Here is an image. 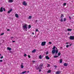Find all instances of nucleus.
Returning a JSON list of instances; mask_svg holds the SVG:
<instances>
[{
  "instance_id": "obj_56",
  "label": "nucleus",
  "mask_w": 74,
  "mask_h": 74,
  "mask_svg": "<svg viewBox=\"0 0 74 74\" xmlns=\"http://www.w3.org/2000/svg\"><path fill=\"white\" fill-rule=\"evenodd\" d=\"M1 56V54H0V56Z\"/></svg>"
},
{
  "instance_id": "obj_8",
  "label": "nucleus",
  "mask_w": 74,
  "mask_h": 74,
  "mask_svg": "<svg viewBox=\"0 0 74 74\" xmlns=\"http://www.w3.org/2000/svg\"><path fill=\"white\" fill-rule=\"evenodd\" d=\"M12 11V9H11L8 12V14H10V12H11Z\"/></svg>"
},
{
  "instance_id": "obj_14",
  "label": "nucleus",
  "mask_w": 74,
  "mask_h": 74,
  "mask_svg": "<svg viewBox=\"0 0 74 74\" xmlns=\"http://www.w3.org/2000/svg\"><path fill=\"white\" fill-rule=\"evenodd\" d=\"M39 58L40 59H42V56H41V55H40L39 56Z\"/></svg>"
},
{
  "instance_id": "obj_6",
  "label": "nucleus",
  "mask_w": 74,
  "mask_h": 74,
  "mask_svg": "<svg viewBox=\"0 0 74 74\" xmlns=\"http://www.w3.org/2000/svg\"><path fill=\"white\" fill-rule=\"evenodd\" d=\"M55 53V49L53 50L52 51V53L53 54H54Z\"/></svg>"
},
{
  "instance_id": "obj_18",
  "label": "nucleus",
  "mask_w": 74,
  "mask_h": 74,
  "mask_svg": "<svg viewBox=\"0 0 74 74\" xmlns=\"http://www.w3.org/2000/svg\"><path fill=\"white\" fill-rule=\"evenodd\" d=\"M36 49H34V50L33 51H32V53H34L35 52H36Z\"/></svg>"
},
{
  "instance_id": "obj_27",
  "label": "nucleus",
  "mask_w": 74,
  "mask_h": 74,
  "mask_svg": "<svg viewBox=\"0 0 74 74\" xmlns=\"http://www.w3.org/2000/svg\"><path fill=\"white\" fill-rule=\"evenodd\" d=\"M31 28V25H28V29H30Z\"/></svg>"
},
{
  "instance_id": "obj_23",
  "label": "nucleus",
  "mask_w": 74,
  "mask_h": 74,
  "mask_svg": "<svg viewBox=\"0 0 74 74\" xmlns=\"http://www.w3.org/2000/svg\"><path fill=\"white\" fill-rule=\"evenodd\" d=\"M63 61V60H62V59H61L60 60V63H62V61Z\"/></svg>"
},
{
  "instance_id": "obj_7",
  "label": "nucleus",
  "mask_w": 74,
  "mask_h": 74,
  "mask_svg": "<svg viewBox=\"0 0 74 74\" xmlns=\"http://www.w3.org/2000/svg\"><path fill=\"white\" fill-rule=\"evenodd\" d=\"M14 0H9L8 1V2L9 3H12V2H14Z\"/></svg>"
},
{
  "instance_id": "obj_44",
  "label": "nucleus",
  "mask_w": 74,
  "mask_h": 74,
  "mask_svg": "<svg viewBox=\"0 0 74 74\" xmlns=\"http://www.w3.org/2000/svg\"><path fill=\"white\" fill-rule=\"evenodd\" d=\"M37 21H38L37 20H35V22L37 23Z\"/></svg>"
},
{
  "instance_id": "obj_13",
  "label": "nucleus",
  "mask_w": 74,
  "mask_h": 74,
  "mask_svg": "<svg viewBox=\"0 0 74 74\" xmlns=\"http://www.w3.org/2000/svg\"><path fill=\"white\" fill-rule=\"evenodd\" d=\"M46 58L47 59H49V57H48V56H46Z\"/></svg>"
},
{
  "instance_id": "obj_19",
  "label": "nucleus",
  "mask_w": 74,
  "mask_h": 74,
  "mask_svg": "<svg viewBox=\"0 0 74 74\" xmlns=\"http://www.w3.org/2000/svg\"><path fill=\"white\" fill-rule=\"evenodd\" d=\"M60 73V71H57L56 73V74H59Z\"/></svg>"
},
{
  "instance_id": "obj_55",
  "label": "nucleus",
  "mask_w": 74,
  "mask_h": 74,
  "mask_svg": "<svg viewBox=\"0 0 74 74\" xmlns=\"http://www.w3.org/2000/svg\"><path fill=\"white\" fill-rule=\"evenodd\" d=\"M63 0V1H64L65 0Z\"/></svg>"
},
{
  "instance_id": "obj_33",
  "label": "nucleus",
  "mask_w": 74,
  "mask_h": 74,
  "mask_svg": "<svg viewBox=\"0 0 74 74\" xmlns=\"http://www.w3.org/2000/svg\"><path fill=\"white\" fill-rule=\"evenodd\" d=\"M66 48H68L69 47V45H67L66 46Z\"/></svg>"
},
{
  "instance_id": "obj_42",
  "label": "nucleus",
  "mask_w": 74,
  "mask_h": 74,
  "mask_svg": "<svg viewBox=\"0 0 74 74\" xmlns=\"http://www.w3.org/2000/svg\"><path fill=\"white\" fill-rule=\"evenodd\" d=\"M54 67H55V68H56V67H57V66H56V65H55L54 66Z\"/></svg>"
},
{
  "instance_id": "obj_2",
  "label": "nucleus",
  "mask_w": 74,
  "mask_h": 74,
  "mask_svg": "<svg viewBox=\"0 0 74 74\" xmlns=\"http://www.w3.org/2000/svg\"><path fill=\"white\" fill-rule=\"evenodd\" d=\"M23 5H25V6H26V5H27V3L25 1H24L23 2Z\"/></svg>"
},
{
  "instance_id": "obj_3",
  "label": "nucleus",
  "mask_w": 74,
  "mask_h": 74,
  "mask_svg": "<svg viewBox=\"0 0 74 74\" xmlns=\"http://www.w3.org/2000/svg\"><path fill=\"white\" fill-rule=\"evenodd\" d=\"M45 44H46V42H42L41 45L42 46H44L45 45Z\"/></svg>"
},
{
  "instance_id": "obj_15",
  "label": "nucleus",
  "mask_w": 74,
  "mask_h": 74,
  "mask_svg": "<svg viewBox=\"0 0 74 74\" xmlns=\"http://www.w3.org/2000/svg\"><path fill=\"white\" fill-rule=\"evenodd\" d=\"M15 16L16 18H18L19 16H18V14H15Z\"/></svg>"
},
{
  "instance_id": "obj_49",
  "label": "nucleus",
  "mask_w": 74,
  "mask_h": 74,
  "mask_svg": "<svg viewBox=\"0 0 74 74\" xmlns=\"http://www.w3.org/2000/svg\"><path fill=\"white\" fill-rule=\"evenodd\" d=\"M49 44H52V42H49Z\"/></svg>"
},
{
  "instance_id": "obj_16",
  "label": "nucleus",
  "mask_w": 74,
  "mask_h": 74,
  "mask_svg": "<svg viewBox=\"0 0 74 74\" xmlns=\"http://www.w3.org/2000/svg\"><path fill=\"white\" fill-rule=\"evenodd\" d=\"M67 64H68L67 63H64V66H66H66H67Z\"/></svg>"
},
{
  "instance_id": "obj_41",
  "label": "nucleus",
  "mask_w": 74,
  "mask_h": 74,
  "mask_svg": "<svg viewBox=\"0 0 74 74\" xmlns=\"http://www.w3.org/2000/svg\"><path fill=\"white\" fill-rule=\"evenodd\" d=\"M0 62H3V60H0Z\"/></svg>"
},
{
  "instance_id": "obj_24",
  "label": "nucleus",
  "mask_w": 74,
  "mask_h": 74,
  "mask_svg": "<svg viewBox=\"0 0 74 74\" xmlns=\"http://www.w3.org/2000/svg\"><path fill=\"white\" fill-rule=\"evenodd\" d=\"M64 17V15L63 14H61V18H63Z\"/></svg>"
},
{
  "instance_id": "obj_30",
  "label": "nucleus",
  "mask_w": 74,
  "mask_h": 74,
  "mask_svg": "<svg viewBox=\"0 0 74 74\" xmlns=\"http://www.w3.org/2000/svg\"><path fill=\"white\" fill-rule=\"evenodd\" d=\"M32 18V16H29V17L28 19H31Z\"/></svg>"
},
{
  "instance_id": "obj_20",
  "label": "nucleus",
  "mask_w": 74,
  "mask_h": 74,
  "mask_svg": "<svg viewBox=\"0 0 74 74\" xmlns=\"http://www.w3.org/2000/svg\"><path fill=\"white\" fill-rule=\"evenodd\" d=\"M58 56H53V57L54 58H58Z\"/></svg>"
},
{
  "instance_id": "obj_36",
  "label": "nucleus",
  "mask_w": 74,
  "mask_h": 74,
  "mask_svg": "<svg viewBox=\"0 0 74 74\" xmlns=\"http://www.w3.org/2000/svg\"><path fill=\"white\" fill-rule=\"evenodd\" d=\"M4 34V33H2L1 34V35L3 36V34Z\"/></svg>"
},
{
  "instance_id": "obj_38",
  "label": "nucleus",
  "mask_w": 74,
  "mask_h": 74,
  "mask_svg": "<svg viewBox=\"0 0 74 74\" xmlns=\"http://www.w3.org/2000/svg\"><path fill=\"white\" fill-rule=\"evenodd\" d=\"M28 57L29 58H30V56L29 55H28Z\"/></svg>"
},
{
  "instance_id": "obj_31",
  "label": "nucleus",
  "mask_w": 74,
  "mask_h": 74,
  "mask_svg": "<svg viewBox=\"0 0 74 74\" xmlns=\"http://www.w3.org/2000/svg\"><path fill=\"white\" fill-rule=\"evenodd\" d=\"M61 53L60 52H59L58 53V56H60V55Z\"/></svg>"
},
{
  "instance_id": "obj_32",
  "label": "nucleus",
  "mask_w": 74,
  "mask_h": 74,
  "mask_svg": "<svg viewBox=\"0 0 74 74\" xmlns=\"http://www.w3.org/2000/svg\"><path fill=\"white\" fill-rule=\"evenodd\" d=\"M66 5V3H64L63 4V5H64V6H65Z\"/></svg>"
},
{
  "instance_id": "obj_40",
  "label": "nucleus",
  "mask_w": 74,
  "mask_h": 74,
  "mask_svg": "<svg viewBox=\"0 0 74 74\" xmlns=\"http://www.w3.org/2000/svg\"><path fill=\"white\" fill-rule=\"evenodd\" d=\"M38 29H36V32H38Z\"/></svg>"
},
{
  "instance_id": "obj_35",
  "label": "nucleus",
  "mask_w": 74,
  "mask_h": 74,
  "mask_svg": "<svg viewBox=\"0 0 74 74\" xmlns=\"http://www.w3.org/2000/svg\"><path fill=\"white\" fill-rule=\"evenodd\" d=\"M69 19H71V17H70V16H69Z\"/></svg>"
},
{
  "instance_id": "obj_45",
  "label": "nucleus",
  "mask_w": 74,
  "mask_h": 74,
  "mask_svg": "<svg viewBox=\"0 0 74 74\" xmlns=\"http://www.w3.org/2000/svg\"><path fill=\"white\" fill-rule=\"evenodd\" d=\"M66 44H69V43L68 42H66Z\"/></svg>"
},
{
  "instance_id": "obj_46",
  "label": "nucleus",
  "mask_w": 74,
  "mask_h": 74,
  "mask_svg": "<svg viewBox=\"0 0 74 74\" xmlns=\"http://www.w3.org/2000/svg\"><path fill=\"white\" fill-rule=\"evenodd\" d=\"M2 58H3V56H2L1 57V59H2Z\"/></svg>"
},
{
  "instance_id": "obj_47",
  "label": "nucleus",
  "mask_w": 74,
  "mask_h": 74,
  "mask_svg": "<svg viewBox=\"0 0 74 74\" xmlns=\"http://www.w3.org/2000/svg\"><path fill=\"white\" fill-rule=\"evenodd\" d=\"M3 10H4V11H5V8H3Z\"/></svg>"
},
{
  "instance_id": "obj_29",
  "label": "nucleus",
  "mask_w": 74,
  "mask_h": 74,
  "mask_svg": "<svg viewBox=\"0 0 74 74\" xmlns=\"http://www.w3.org/2000/svg\"><path fill=\"white\" fill-rule=\"evenodd\" d=\"M66 19H66V18H64V22H65V21H66Z\"/></svg>"
},
{
  "instance_id": "obj_12",
  "label": "nucleus",
  "mask_w": 74,
  "mask_h": 74,
  "mask_svg": "<svg viewBox=\"0 0 74 74\" xmlns=\"http://www.w3.org/2000/svg\"><path fill=\"white\" fill-rule=\"evenodd\" d=\"M3 8L1 7L0 9V12H3Z\"/></svg>"
},
{
  "instance_id": "obj_48",
  "label": "nucleus",
  "mask_w": 74,
  "mask_h": 74,
  "mask_svg": "<svg viewBox=\"0 0 74 74\" xmlns=\"http://www.w3.org/2000/svg\"><path fill=\"white\" fill-rule=\"evenodd\" d=\"M15 42V41H12V42Z\"/></svg>"
},
{
  "instance_id": "obj_22",
  "label": "nucleus",
  "mask_w": 74,
  "mask_h": 74,
  "mask_svg": "<svg viewBox=\"0 0 74 74\" xmlns=\"http://www.w3.org/2000/svg\"><path fill=\"white\" fill-rule=\"evenodd\" d=\"M51 72V70H49L47 71L48 73H50Z\"/></svg>"
},
{
  "instance_id": "obj_9",
  "label": "nucleus",
  "mask_w": 74,
  "mask_h": 74,
  "mask_svg": "<svg viewBox=\"0 0 74 74\" xmlns=\"http://www.w3.org/2000/svg\"><path fill=\"white\" fill-rule=\"evenodd\" d=\"M55 52L56 54H57V53H58V49H56V50H55Z\"/></svg>"
},
{
  "instance_id": "obj_17",
  "label": "nucleus",
  "mask_w": 74,
  "mask_h": 74,
  "mask_svg": "<svg viewBox=\"0 0 74 74\" xmlns=\"http://www.w3.org/2000/svg\"><path fill=\"white\" fill-rule=\"evenodd\" d=\"M40 69L39 70V72H40V71H41V69H40V68H39V67L37 68H36V70H38V69Z\"/></svg>"
},
{
  "instance_id": "obj_10",
  "label": "nucleus",
  "mask_w": 74,
  "mask_h": 74,
  "mask_svg": "<svg viewBox=\"0 0 74 74\" xmlns=\"http://www.w3.org/2000/svg\"><path fill=\"white\" fill-rule=\"evenodd\" d=\"M53 48H52V49L54 50V49H55V48L56 49H57V48H56V47H55L54 46H53Z\"/></svg>"
},
{
  "instance_id": "obj_50",
  "label": "nucleus",
  "mask_w": 74,
  "mask_h": 74,
  "mask_svg": "<svg viewBox=\"0 0 74 74\" xmlns=\"http://www.w3.org/2000/svg\"><path fill=\"white\" fill-rule=\"evenodd\" d=\"M72 44H71L70 45H69V46L70 47H71V45Z\"/></svg>"
},
{
  "instance_id": "obj_28",
  "label": "nucleus",
  "mask_w": 74,
  "mask_h": 74,
  "mask_svg": "<svg viewBox=\"0 0 74 74\" xmlns=\"http://www.w3.org/2000/svg\"><path fill=\"white\" fill-rule=\"evenodd\" d=\"M60 22H63V18H61V19L60 20Z\"/></svg>"
},
{
  "instance_id": "obj_51",
  "label": "nucleus",
  "mask_w": 74,
  "mask_h": 74,
  "mask_svg": "<svg viewBox=\"0 0 74 74\" xmlns=\"http://www.w3.org/2000/svg\"><path fill=\"white\" fill-rule=\"evenodd\" d=\"M32 34H34V33L33 32H32Z\"/></svg>"
},
{
  "instance_id": "obj_4",
  "label": "nucleus",
  "mask_w": 74,
  "mask_h": 74,
  "mask_svg": "<svg viewBox=\"0 0 74 74\" xmlns=\"http://www.w3.org/2000/svg\"><path fill=\"white\" fill-rule=\"evenodd\" d=\"M43 66V64H41L39 66V67L40 69H42V67Z\"/></svg>"
},
{
  "instance_id": "obj_5",
  "label": "nucleus",
  "mask_w": 74,
  "mask_h": 74,
  "mask_svg": "<svg viewBox=\"0 0 74 74\" xmlns=\"http://www.w3.org/2000/svg\"><path fill=\"white\" fill-rule=\"evenodd\" d=\"M70 40H73L74 39V36H70Z\"/></svg>"
},
{
  "instance_id": "obj_11",
  "label": "nucleus",
  "mask_w": 74,
  "mask_h": 74,
  "mask_svg": "<svg viewBox=\"0 0 74 74\" xmlns=\"http://www.w3.org/2000/svg\"><path fill=\"white\" fill-rule=\"evenodd\" d=\"M7 50H9V51H11L12 49H11V48L9 47H8L7 48Z\"/></svg>"
},
{
  "instance_id": "obj_54",
  "label": "nucleus",
  "mask_w": 74,
  "mask_h": 74,
  "mask_svg": "<svg viewBox=\"0 0 74 74\" xmlns=\"http://www.w3.org/2000/svg\"><path fill=\"white\" fill-rule=\"evenodd\" d=\"M27 73H29V71H28L27 72Z\"/></svg>"
},
{
  "instance_id": "obj_43",
  "label": "nucleus",
  "mask_w": 74,
  "mask_h": 74,
  "mask_svg": "<svg viewBox=\"0 0 74 74\" xmlns=\"http://www.w3.org/2000/svg\"><path fill=\"white\" fill-rule=\"evenodd\" d=\"M35 62L36 61H34V60L32 61V62H33V63H34V62Z\"/></svg>"
},
{
  "instance_id": "obj_25",
  "label": "nucleus",
  "mask_w": 74,
  "mask_h": 74,
  "mask_svg": "<svg viewBox=\"0 0 74 74\" xmlns=\"http://www.w3.org/2000/svg\"><path fill=\"white\" fill-rule=\"evenodd\" d=\"M25 73H26V71H24V72H23L22 73H21V74H25Z\"/></svg>"
},
{
  "instance_id": "obj_37",
  "label": "nucleus",
  "mask_w": 74,
  "mask_h": 74,
  "mask_svg": "<svg viewBox=\"0 0 74 74\" xmlns=\"http://www.w3.org/2000/svg\"><path fill=\"white\" fill-rule=\"evenodd\" d=\"M14 38V37H11V40H12V38Z\"/></svg>"
},
{
  "instance_id": "obj_52",
  "label": "nucleus",
  "mask_w": 74,
  "mask_h": 74,
  "mask_svg": "<svg viewBox=\"0 0 74 74\" xmlns=\"http://www.w3.org/2000/svg\"><path fill=\"white\" fill-rule=\"evenodd\" d=\"M7 31H10V29H7Z\"/></svg>"
},
{
  "instance_id": "obj_34",
  "label": "nucleus",
  "mask_w": 74,
  "mask_h": 74,
  "mask_svg": "<svg viewBox=\"0 0 74 74\" xmlns=\"http://www.w3.org/2000/svg\"><path fill=\"white\" fill-rule=\"evenodd\" d=\"M24 56H25V57H26V56H27V55L25 53Z\"/></svg>"
},
{
  "instance_id": "obj_1",
  "label": "nucleus",
  "mask_w": 74,
  "mask_h": 74,
  "mask_svg": "<svg viewBox=\"0 0 74 74\" xmlns=\"http://www.w3.org/2000/svg\"><path fill=\"white\" fill-rule=\"evenodd\" d=\"M28 25H27L24 23L23 24V29L24 31H27V28H28Z\"/></svg>"
},
{
  "instance_id": "obj_26",
  "label": "nucleus",
  "mask_w": 74,
  "mask_h": 74,
  "mask_svg": "<svg viewBox=\"0 0 74 74\" xmlns=\"http://www.w3.org/2000/svg\"><path fill=\"white\" fill-rule=\"evenodd\" d=\"M23 67H24V66H23V65H21V69H23Z\"/></svg>"
},
{
  "instance_id": "obj_53",
  "label": "nucleus",
  "mask_w": 74,
  "mask_h": 74,
  "mask_svg": "<svg viewBox=\"0 0 74 74\" xmlns=\"http://www.w3.org/2000/svg\"><path fill=\"white\" fill-rule=\"evenodd\" d=\"M48 67H49V64H48Z\"/></svg>"
},
{
  "instance_id": "obj_57",
  "label": "nucleus",
  "mask_w": 74,
  "mask_h": 74,
  "mask_svg": "<svg viewBox=\"0 0 74 74\" xmlns=\"http://www.w3.org/2000/svg\"><path fill=\"white\" fill-rule=\"evenodd\" d=\"M22 64H23V63H22Z\"/></svg>"
},
{
  "instance_id": "obj_39",
  "label": "nucleus",
  "mask_w": 74,
  "mask_h": 74,
  "mask_svg": "<svg viewBox=\"0 0 74 74\" xmlns=\"http://www.w3.org/2000/svg\"><path fill=\"white\" fill-rule=\"evenodd\" d=\"M46 55H48V52H46Z\"/></svg>"
},
{
  "instance_id": "obj_21",
  "label": "nucleus",
  "mask_w": 74,
  "mask_h": 74,
  "mask_svg": "<svg viewBox=\"0 0 74 74\" xmlns=\"http://www.w3.org/2000/svg\"><path fill=\"white\" fill-rule=\"evenodd\" d=\"M67 30L68 32H69V31L71 32V31L72 30V29H68Z\"/></svg>"
}]
</instances>
